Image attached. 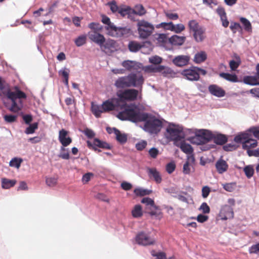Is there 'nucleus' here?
<instances>
[{"label": "nucleus", "mask_w": 259, "mask_h": 259, "mask_svg": "<svg viewBox=\"0 0 259 259\" xmlns=\"http://www.w3.org/2000/svg\"><path fill=\"white\" fill-rule=\"evenodd\" d=\"M149 154L152 158H156L159 154V151L155 148H152L149 150Z\"/></svg>", "instance_id": "nucleus-62"}, {"label": "nucleus", "mask_w": 259, "mask_h": 259, "mask_svg": "<svg viewBox=\"0 0 259 259\" xmlns=\"http://www.w3.org/2000/svg\"><path fill=\"white\" fill-rule=\"evenodd\" d=\"M230 28L232 31V32L235 33L236 32L237 30L241 28V26L238 23L231 22L230 26Z\"/></svg>", "instance_id": "nucleus-60"}, {"label": "nucleus", "mask_w": 259, "mask_h": 259, "mask_svg": "<svg viewBox=\"0 0 259 259\" xmlns=\"http://www.w3.org/2000/svg\"><path fill=\"white\" fill-rule=\"evenodd\" d=\"M157 39L159 42L165 44L168 42V37L165 34H159Z\"/></svg>", "instance_id": "nucleus-59"}, {"label": "nucleus", "mask_w": 259, "mask_h": 259, "mask_svg": "<svg viewBox=\"0 0 259 259\" xmlns=\"http://www.w3.org/2000/svg\"><path fill=\"white\" fill-rule=\"evenodd\" d=\"M118 13L122 17H124L127 15L128 18H131L132 8L128 6L120 7Z\"/></svg>", "instance_id": "nucleus-34"}, {"label": "nucleus", "mask_w": 259, "mask_h": 259, "mask_svg": "<svg viewBox=\"0 0 259 259\" xmlns=\"http://www.w3.org/2000/svg\"><path fill=\"white\" fill-rule=\"evenodd\" d=\"M147 142L145 141H142L136 145V148L138 150H143L147 146Z\"/></svg>", "instance_id": "nucleus-63"}, {"label": "nucleus", "mask_w": 259, "mask_h": 259, "mask_svg": "<svg viewBox=\"0 0 259 259\" xmlns=\"http://www.w3.org/2000/svg\"><path fill=\"white\" fill-rule=\"evenodd\" d=\"M17 116L14 115H5L4 116L5 120L8 123L14 122L16 120Z\"/></svg>", "instance_id": "nucleus-56"}, {"label": "nucleus", "mask_w": 259, "mask_h": 259, "mask_svg": "<svg viewBox=\"0 0 259 259\" xmlns=\"http://www.w3.org/2000/svg\"><path fill=\"white\" fill-rule=\"evenodd\" d=\"M102 22L106 25L105 26V29L107 31V34L108 35L109 31H111L113 28H114L115 25L112 23L110 18L106 15H102Z\"/></svg>", "instance_id": "nucleus-25"}, {"label": "nucleus", "mask_w": 259, "mask_h": 259, "mask_svg": "<svg viewBox=\"0 0 259 259\" xmlns=\"http://www.w3.org/2000/svg\"><path fill=\"white\" fill-rule=\"evenodd\" d=\"M120 100L117 98H113L111 100L105 101L102 104L104 112H109L113 110L117 111Z\"/></svg>", "instance_id": "nucleus-11"}, {"label": "nucleus", "mask_w": 259, "mask_h": 259, "mask_svg": "<svg viewBox=\"0 0 259 259\" xmlns=\"http://www.w3.org/2000/svg\"><path fill=\"white\" fill-rule=\"evenodd\" d=\"M246 176L248 178H250L253 175L254 169L251 165L246 166L243 169Z\"/></svg>", "instance_id": "nucleus-47"}, {"label": "nucleus", "mask_w": 259, "mask_h": 259, "mask_svg": "<svg viewBox=\"0 0 259 259\" xmlns=\"http://www.w3.org/2000/svg\"><path fill=\"white\" fill-rule=\"evenodd\" d=\"M87 36L85 35L79 36L74 41L75 45L77 47H81L86 43Z\"/></svg>", "instance_id": "nucleus-46"}, {"label": "nucleus", "mask_w": 259, "mask_h": 259, "mask_svg": "<svg viewBox=\"0 0 259 259\" xmlns=\"http://www.w3.org/2000/svg\"><path fill=\"white\" fill-rule=\"evenodd\" d=\"M213 142L218 145H223L227 141V138L224 135L218 134L212 138Z\"/></svg>", "instance_id": "nucleus-36"}, {"label": "nucleus", "mask_w": 259, "mask_h": 259, "mask_svg": "<svg viewBox=\"0 0 259 259\" xmlns=\"http://www.w3.org/2000/svg\"><path fill=\"white\" fill-rule=\"evenodd\" d=\"M46 184L50 187H54L57 183V179L55 178H48L46 180Z\"/></svg>", "instance_id": "nucleus-57"}, {"label": "nucleus", "mask_w": 259, "mask_h": 259, "mask_svg": "<svg viewBox=\"0 0 259 259\" xmlns=\"http://www.w3.org/2000/svg\"><path fill=\"white\" fill-rule=\"evenodd\" d=\"M136 241L138 244L143 246L151 245L155 243L154 239L144 232H141L137 235Z\"/></svg>", "instance_id": "nucleus-10"}, {"label": "nucleus", "mask_w": 259, "mask_h": 259, "mask_svg": "<svg viewBox=\"0 0 259 259\" xmlns=\"http://www.w3.org/2000/svg\"><path fill=\"white\" fill-rule=\"evenodd\" d=\"M199 210L204 213H208L210 212V208L206 202L201 204Z\"/></svg>", "instance_id": "nucleus-58"}, {"label": "nucleus", "mask_w": 259, "mask_h": 259, "mask_svg": "<svg viewBox=\"0 0 259 259\" xmlns=\"http://www.w3.org/2000/svg\"><path fill=\"white\" fill-rule=\"evenodd\" d=\"M151 254L153 256H155L157 259H166V254L163 252H156L154 250L151 251Z\"/></svg>", "instance_id": "nucleus-53"}, {"label": "nucleus", "mask_w": 259, "mask_h": 259, "mask_svg": "<svg viewBox=\"0 0 259 259\" xmlns=\"http://www.w3.org/2000/svg\"><path fill=\"white\" fill-rule=\"evenodd\" d=\"M143 47L139 42L136 41H131L128 45V48L131 52L136 53L139 51Z\"/></svg>", "instance_id": "nucleus-31"}, {"label": "nucleus", "mask_w": 259, "mask_h": 259, "mask_svg": "<svg viewBox=\"0 0 259 259\" xmlns=\"http://www.w3.org/2000/svg\"><path fill=\"white\" fill-rule=\"evenodd\" d=\"M38 128V123L34 122L31 124H30L29 126L26 129L25 133L27 134H33L35 130Z\"/></svg>", "instance_id": "nucleus-50"}, {"label": "nucleus", "mask_w": 259, "mask_h": 259, "mask_svg": "<svg viewBox=\"0 0 259 259\" xmlns=\"http://www.w3.org/2000/svg\"><path fill=\"white\" fill-rule=\"evenodd\" d=\"M69 71V69L66 68L61 69L59 71V75H61L64 78V82L66 85H68Z\"/></svg>", "instance_id": "nucleus-39"}, {"label": "nucleus", "mask_w": 259, "mask_h": 259, "mask_svg": "<svg viewBox=\"0 0 259 259\" xmlns=\"http://www.w3.org/2000/svg\"><path fill=\"white\" fill-rule=\"evenodd\" d=\"M15 92L9 90L6 94V96L12 101V105L10 110L13 112H18L21 110V108L18 105L16 100L17 99H26L27 96L25 93L20 90L19 87L15 86L14 87Z\"/></svg>", "instance_id": "nucleus-4"}, {"label": "nucleus", "mask_w": 259, "mask_h": 259, "mask_svg": "<svg viewBox=\"0 0 259 259\" xmlns=\"http://www.w3.org/2000/svg\"><path fill=\"white\" fill-rule=\"evenodd\" d=\"M102 51L106 54H110L112 53L115 48V41L114 40L109 39L102 45L100 46Z\"/></svg>", "instance_id": "nucleus-16"}, {"label": "nucleus", "mask_w": 259, "mask_h": 259, "mask_svg": "<svg viewBox=\"0 0 259 259\" xmlns=\"http://www.w3.org/2000/svg\"><path fill=\"white\" fill-rule=\"evenodd\" d=\"M207 59V54L204 51L197 53L194 57V61L196 63H200L205 61Z\"/></svg>", "instance_id": "nucleus-29"}, {"label": "nucleus", "mask_w": 259, "mask_h": 259, "mask_svg": "<svg viewBox=\"0 0 259 259\" xmlns=\"http://www.w3.org/2000/svg\"><path fill=\"white\" fill-rule=\"evenodd\" d=\"M144 80L142 75L138 76L136 74L132 73L118 78L115 82V85L120 89L131 87H141Z\"/></svg>", "instance_id": "nucleus-3"}, {"label": "nucleus", "mask_w": 259, "mask_h": 259, "mask_svg": "<svg viewBox=\"0 0 259 259\" xmlns=\"http://www.w3.org/2000/svg\"><path fill=\"white\" fill-rule=\"evenodd\" d=\"M165 136L168 141H174V144L178 146V128L175 125H168Z\"/></svg>", "instance_id": "nucleus-9"}, {"label": "nucleus", "mask_w": 259, "mask_h": 259, "mask_svg": "<svg viewBox=\"0 0 259 259\" xmlns=\"http://www.w3.org/2000/svg\"><path fill=\"white\" fill-rule=\"evenodd\" d=\"M190 57L188 56H179V66L187 65L189 61Z\"/></svg>", "instance_id": "nucleus-51"}, {"label": "nucleus", "mask_w": 259, "mask_h": 259, "mask_svg": "<svg viewBox=\"0 0 259 259\" xmlns=\"http://www.w3.org/2000/svg\"><path fill=\"white\" fill-rule=\"evenodd\" d=\"M141 202L145 204L146 210L151 209L152 208H157V206L155 205L154 200L149 197L143 198L141 200Z\"/></svg>", "instance_id": "nucleus-35"}, {"label": "nucleus", "mask_w": 259, "mask_h": 259, "mask_svg": "<svg viewBox=\"0 0 259 259\" xmlns=\"http://www.w3.org/2000/svg\"><path fill=\"white\" fill-rule=\"evenodd\" d=\"M137 26L139 37L141 39L148 38L154 30L153 25L145 20H139Z\"/></svg>", "instance_id": "nucleus-6"}, {"label": "nucleus", "mask_w": 259, "mask_h": 259, "mask_svg": "<svg viewBox=\"0 0 259 259\" xmlns=\"http://www.w3.org/2000/svg\"><path fill=\"white\" fill-rule=\"evenodd\" d=\"M132 214L135 218L141 217L143 215L142 206L140 205H136L132 211Z\"/></svg>", "instance_id": "nucleus-38"}, {"label": "nucleus", "mask_w": 259, "mask_h": 259, "mask_svg": "<svg viewBox=\"0 0 259 259\" xmlns=\"http://www.w3.org/2000/svg\"><path fill=\"white\" fill-rule=\"evenodd\" d=\"M189 27L190 30L193 31V32L202 27L200 26L199 23L195 20H192L189 22Z\"/></svg>", "instance_id": "nucleus-43"}, {"label": "nucleus", "mask_w": 259, "mask_h": 259, "mask_svg": "<svg viewBox=\"0 0 259 259\" xmlns=\"http://www.w3.org/2000/svg\"><path fill=\"white\" fill-rule=\"evenodd\" d=\"M191 133V130L184 128L179 125V141L181 139L186 138L191 143L196 145L204 144L210 141L213 138L211 133L206 130L201 129L196 131L195 135L191 139L187 138V136Z\"/></svg>", "instance_id": "nucleus-2"}, {"label": "nucleus", "mask_w": 259, "mask_h": 259, "mask_svg": "<svg viewBox=\"0 0 259 259\" xmlns=\"http://www.w3.org/2000/svg\"><path fill=\"white\" fill-rule=\"evenodd\" d=\"M131 29L126 27H116L114 26V28H113L111 31H109L108 35L115 37H120L125 35H127L130 34Z\"/></svg>", "instance_id": "nucleus-14"}, {"label": "nucleus", "mask_w": 259, "mask_h": 259, "mask_svg": "<svg viewBox=\"0 0 259 259\" xmlns=\"http://www.w3.org/2000/svg\"><path fill=\"white\" fill-rule=\"evenodd\" d=\"M148 174L150 179H153L157 184L162 181L161 176L158 171L155 168H148L147 169Z\"/></svg>", "instance_id": "nucleus-22"}, {"label": "nucleus", "mask_w": 259, "mask_h": 259, "mask_svg": "<svg viewBox=\"0 0 259 259\" xmlns=\"http://www.w3.org/2000/svg\"><path fill=\"white\" fill-rule=\"evenodd\" d=\"M22 162V159L14 158L12 159L10 162V165L11 166L19 168Z\"/></svg>", "instance_id": "nucleus-54"}, {"label": "nucleus", "mask_w": 259, "mask_h": 259, "mask_svg": "<svg viewBox=\"0 0 259 259\" xmlns=\"http://www.w3.org/2000/svg\"><path fill=\"white\" fill-rule=\"evenodd\" d=\"M205 29L203 27L194 32L193 36L197 42H201L205 38Z\"/></svg>", "instance_id": "nucleus-28"}, {"label": "nucleus", "mask_w": 259, "mask_h": 259, "mask_svg": "<svg viewBox=\"0 0 259 259\" xmlns=\"http://www.w3.org/2000/svg\"><path fill=\"white\" fill-rule=\"evenodd\" d=\"M243 81L247 84L251 85H259V78L256 75L244 76Z\"/></svg>", "instance_id": "nucleus-26"}, {"label": "nucleus", "mask_w": 259, "mask_h": 259, "mask_svg": "<svg viewBox=\"0 0 259 259\" xmlns=\"http://www.w3.org/2000/svg\"><path fill=\"white\" fill-rule=\"evenodd\" d=\"M114 133L116 136V140L121 144L125 143L127 141V135L125 134H122L119 130L113 128Z\"/></svg>", "instance_id": "nucleus-27"}, {"label": "nucleus", "mask_w": 259, "mask_h": 259, "mask_svg": "<svg viewBox=\"0 0 259 259\" xmlns=\"http://www.w3.org/2000/svg\"><path fill=\"white\" fill-rule=\"evenodd\" d=\"M89 27L94 30V31H99L102 29L101 26L98 23L92 22L89 24Z\"/></svg>", "instance_id": "nucleus-61"}, {"label": "nucleus", "mask_w": 259, "mask_h": 259, "mask_svg": "<svg viewBox=\"0 0 259 259\" xmlns=\"http://www.w3.org/2000/svg\"><path fill=\"white\" fill-rule=\"evenodd\" d=\"M108 5L109 6L110 10L112 13H118L120 7H118L115 1L108 3Z\"/></svg>", "instance_id": "nucleus-52"}, {"label": "nucleus", "mask_w": 259, "mask_h": 259, "mask_svg": "<svg viewBox=\"0 0 259 259\" xmlns=\"http://www.w3.org/2000/svg\"><path fill=\"white\" fill-rule=\"evenodd\" d=\"M88 145L89 147H92L93 145L94 146H97L99 148H104L106 149H110V146L109 144H108L106 142L102 141L98 139H95L94 140L93 144L91 143V142L88 141L87 142Z\"/></svg>", "instance_id": "nucleus-23"}, {"label": "nucleus", "mask_w": 259, "mask_h": 259, "mask_svg": "<svg viewBox=\"0 0 259 259\" xmlns=\"http://www.w3.org/2000/svg\"><path fill=\"white\" fill-rule=\"evenodd\" d=\"M220 76L225 79L233 82H236L238 81L237 76L235 74H231L228 73H221Z\"/></svg>", "instance_id": "nucleus-37"}, {"label": "nucleus", "mask_w": 259, "mask_h": 259, "mask_svg": "<svg viewBox=\"0 0 259 259\" xmlns=\"http://www.w3.org/2000/svg\"><path fill=\"white\" fill-rule=\"evenodd\" d=\"M176 167V164L174 162H169L166 165V170L168 174H170L175 170Z\"/></svg>", "instance_id": "nucleus-55"}, {"label": "nucleus", "mask_w": 259, "mask_h": 259, "mask_svg": "<svg viewBox=\"0 0 259 259\" xmlns=\"http://www.w3.org/2000/svg\"><path fill=\"white\" fill-rule=\"evenodd\" d=\"M143 70L146 73H157L161 72L162 74L166 75L170 73V69L169 68H165L162 65H158L156 66L152 65H147L143 67Z\"/></svg>", "instance_id": "nucleus-12"}, {"label": "nucleus", "mask_w": 259, "mask_h": 259, "mask_svg": "<svg viewBox=\"0 0 259 259\" xmlns=\"http://www.w3.org/2000/svg\"><path fill=\"white\" fill-rule=\"evenodd\" d=\"M146 13V10L142 5H137L134 9H132V14L143 16Z\"/></svg>", "instance_id": "nucleus-33"}, {"label": "nucleus", "mask_w": 259, "mask_h": 259, "mask_svg": "<svg viewBox=\"0 0 259 259\" xmlns=\"http://www.w3.org/2000/svg\"><path fill=\"white\" fill-rule=\"evenodd\" d=\"M162 59L159 56L156 55L152 56L149 59V62L154 65H159V64L162 62Z\"/></svg>", "instance_id": "nucleus-48"}, {"label": "nucleus", "mask_w": 259, "mask_h": 259, "mask_svg": "<svg viewBox=\"0 0 259 259\" xmlns=\"http://www.w3.org/2000/svg\"><path fill=\"white\" fill-rule=\"evenodd\" d=\"M181 74L187 79L191 81H197L199 79V74L196 70V67L183 70Z\"/></svg>", "instance_id": "nucleus-13"}, {"label": "nucleus", "mask_w": 259, "mask_h": 259, "mask_svg": "<svg viewBox=\"0 0 259 259\" xmlns=\"http://www.w3.org/2000/svg\"><path fill=\"white\" fill-rule=\"evenodd\" d=\"M151 191L142 188H136L134 190V193L137 196H143L149 195L151 193Z\"/></svg>", "instance_id": "nucleus-45"}, {"label": "nucleus", "mask_w": 259, "mask_h": 259, "mask_svg": "<svg viewBox=\"0 0 259 259\" xmlns=\"http://www.w3.org/2000/svg\"><path fill=\"white\" fill-rule=\"evenodd\" d=\"M59 157L63 159H69L70 158L68 151L65 148V147H61V153L59 155Z\"/></svg>", "instance_id": "nucleus-49"}, {"label": "nucleus", "mask_w": 259, "mask_h": 259, "mask_svg": "<svg viewBox=\"0 0 259 259\" xmlns=\"http://www.w3.org/2000/svg\"><path fill=\"white\" fill-rule=\"evenodd\" d=\"M68 132L64 129L59 131V140L63 146L67 147L72 142V139L68 136Z\"/></svg>", "instance_id": "nucleus-18"}, {"label": "nucleus", "mask_w": 259, "mask_h": 259, "mask_svg": "<svg viewBox=\"0 0 259 259\" xmlns=\"http://www.w3.org/2000/svg\"><path fill=\"white\" fill-rule=\"evenodd\" d=\"M180 148L182 151L187 154V156L193 155L192 154L193 149L189 144H187L185 142H182L180 146Z\"/></svg>", "instance_id": "nucleus-30"}, {"label": "nucleus", "mask_w": 259, "mask_h": 259, "mask_svg": "<svg viewBox=\"0 0 259 259\" xmlns=\"http://www.w3.org/2000/svg\"><path fill=\"white\" fill-rule=\"evenodd\" d=\"M168 42L172 45H177L178 44V36L175 35L170 37H168Z\"/></svg>", "instance_id": "nucleus-64"}, {"label": "nucleus", "mask_w": 259, "mask_h": 259, "mask_svg": "<svg viewBox=\"0 0 259 259\" xmlns=\"http://www.w3.org/2000/svg\"><path fill=\"white\" fill-rule=\"evenodd\" d=\"M220 216L224 220L232 219L234 217L233 208L228 205L223 206L220 212Z\"/></svg>", "instance_id": "nucleus-15"}, {"label": "nucleus", "mask_w": 259, "mask_h": 259, "mask_svg": "<svg viewBox=\"0 0 259 259\" xmlns=\"http://www.w3.org/2000/svg\"><path fill=\"white\" fill-rule=\"evenodd\" d=\"M223 188L229 192H233L236 188V183H229L222 184Z\"/></svg>", "instance_id": "nucleus-44"}, {"label": "nucleus", "mask_w": 259, "mask_h": 259, "mask_svg": "<svg viewBox=\"0 0 259 259\" xmlns=\"http://www.w3.org/2000/svg\"><path fill=\"white\" fill-rule=\"evenodd\" d=\"M215 167L219 174H223L227 170L228 165L225 160L220 159L215 163Z\"/></svg>", "instance_id": "nucleus-24"}, {"label": "nucleus", "mask_w": 259, "mask_h": 259, "mask_svg": "<svg viewBox=\"0 0 259 259\" xmlns=\"http://www.w3.org/2000/svg\"><path fill=\"white\" fill-rule=\"evenodd\" d=\"M208 91L211 94L218 97H223L225 95V91L221 87L215 84L209 85Z\"/></svg>", "instance_id": "nucleus-21"}, {"label": "nucleus", "mask_w": 259, "mask_h": 259, "mask_svg": "<svg viewBox=\"0 0 259 259\" xmlns=\"http://www.w3.org/2000/svg\"><path fill=\"white\" fill-rule=\"evenodd\" d=\"M122 66L129 71L137 70L140 68L141 64L134 61L125 60L121 63Z\"/></svg>", "instance_id": "nucleus-19"}, {"label": "nucleus", "mask_w": 259, "mask_h": 259, "mask_svg": "<svg viewBox=\"0 0 259 259\" xmlns=\"http://www.w3.org/2000/svg\"><path fill=\"white\" fill-rule=\"evenodd\" d=\"M17 183L15 180H9L7 178L2 179V187L3 189H9L13 187Z\"/></svg>", "instance_id": "nucleus-32"}, {"label": "nucleus", "mask_w": 259, "mask_h": 259, "mask_svg": "<svg viewBox=\"0 0 259 259\" xmlns=\"http://www.w3.org/2000/svg\"><path fill=\"white\" fill-rule=\"evenodd\" d=\"M88 36L92 41L98 44L99 46L105 42V38L104 35L96 31L89 32Z\"/></svg>", "instance_id": "nucleus-17"}, {"label": "nucleus", "mask_w": 259, "mask_h": 259, "mask_svg": "<svg viewBox=\"0 0 259 259\" xmlns=\"http://www.w3.org/2000/svg\"><path fill=\"white\" fill-rule=\"evenodd\" d=\"M240 21L244 26V29L248 32H250L252 30L251 24L249 20L244 17H241Z\"/></svg>", "instance_id": "nucleus-42"}, {"label": "nucleus", "mask_w": 259, "mask_h": 259, "mask_svg": "<svg viewBox=\"0 0 259 259\" xmlns=\"http://www.w3.org/2000/svg\"><path fill=\"white\" fill-rule=\"evenodd\" d=\"M195 162V158L193 155L187 156V161L184 163L183 172L185 175L190 174L193 165Z\"/></svg>", "instance_id": "nucleus-20"}, {"label": "nucleus", "mask_w": 259, "mask_h": 259, "mask_svg": "<svg viewBox=\"0 0 259 259\" xmlns=\"http://www.w3.org/2000/svg\"><path fill=\"white\" fill-rule=\"evenodd\" d=\"M147 118L144 121L145 124L143 129L150 134H157L161 130L162 123L161 120L151 116L148 113Z\"/></svg>", "instance_id": "nucleus-5"}, {"label": "nucleus", "mask_w": 259, "mask_h": 259, "mask_svg": "<svg viewBox=\"0 0 259 259\" xmlns=\"http://www.w3.org/2000/svg\"><path fill=\"white\" fill-rule=\"evenodd\" d=\"M156 28H163L166 30H174L175 29V26L174 25L172 22H162L156 26Z\"/></svg>", "instance_id": "nucleus-41"}, {"label": "nucleus", "mask_w": 259, "mask_h": 259, "mask_svg": "<svg viewBox=\"0 0 259 259\" xmlns=\"http://www.w3.org/2000/svg\"><path fill=\"white\" fill-rule=\"evenodd\" d=\"M234 141L238 143H242V148L247 151L257 146L256 140L250 138L249 134L247 133H242L236 136L234 138Z\"/></svg>", "instance_id": "nucleus-7"}, {"label": "nucleus", "mask_w": 259, "mask_h": 259, "mask_svg": "<svg viewBox=\"0 0 259 259\" xmlns=\"http://www.w3.org/2000/svg\"><path fill=\"white\" fill-rule=\"evenodd\" d=\"M138 91L135 89H127L117 93L118 100L121 101H134L138 95Z\"/></svg>", "instance_id": "nucleus-8"}, {"label": "nucleus", "mask_w": 259, "mask_h": 259, "mask_svg": "<svg viewBox=\"0 0 259 259\" xmlns=\"http://www.w3.org/2000/svg\"><path fill=\"white\" fill-rule=\"evenodd\" d=\"M92 111L95 116L97 118L100 117L101 116V113L104 112L102 105L99 106L97 105L93 104L92 105Z\"/></svg>", "instance_id": "nucleus-40"}, {"label": "nucleus", "mask_w": 259, "mask_h": 259, "mask_svg": "<svg viewBox=\"0 0 259 259\" xmlns=\"http://www.w3.org/2000/svg\"><path fill=\"white\" fill-rule=\"evenodd\" d=\"M118 113L116 117L121 120H128L133 122L145 121L148 117V113L142 111L134 104H128L120 100L117 108Z\"/></svg>", "instance_id": "nucleus-1"}]
</instances>
